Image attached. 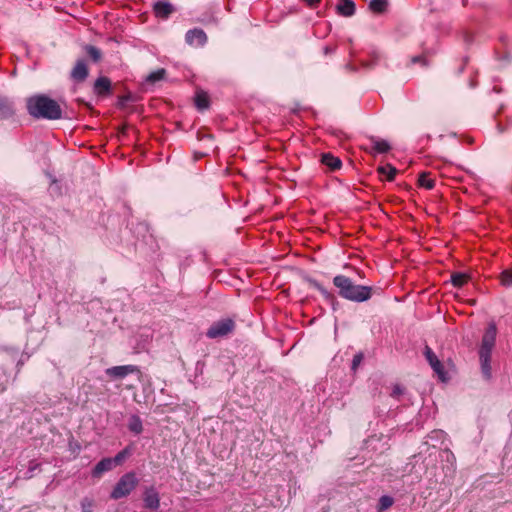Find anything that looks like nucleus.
<instances>
[{"label": "nucleus", "mask_w": 512, "mask_h": 512, "mask_svg": "<svg viewBox=\"0 0 512 512\" xmlns=\"http://www.w3.org/2000/svg\"><path fill=\"white\" fill-rule=\"evenodd\" d=\"M26 107L28 113L37 119L57 120L62 117L58 102L43 94L29 97Z\"/></svg>", "instance_id": "f257e3e1"}, {"label": "nucleus", "mask_w": 512, "mask_h": 512, "mask_svg": "<svg viewBox=\"0 0 512 512\" xmlns=\"http://www.w3.org/2000/svg\"><path fill=\"white\" fill-rule=\"evenodd\" d=\"M333 284L338 289L339 295L353 302H364L372 297V287L355 284L345 275H336Z\"/></svg>", "instance_id": "f03ea898"}, {"label": "nucleus", "mask_w": 512, "mask_h": 512, "mask_svg": "<svg viewBox=\"0 0 512 512\" xmlns=\"http://www.w3.org/2000/svg\"><path fill=\"white\" fill-rule=\"evenodd\" d=\"M497 335V327L495 323H490L482 337L481 345L479 348V359L481 365V372L485 379L489 380L492 377L491 368V354L495 346Z\"/></svg>", "instance_id": "7ed1b4c3"}, {"label": "nucleus", "mask_w": 512, "mask_h": 512, "mask_svg": "<svg viewBox=\"0 0 512 512\" xmlns=\"http://www.w3.org/2000/svg\"><path fill=\"white\" fill-rule=\"evenodd\" d=\"M138 482V478L134 472L125 473L114 486L110 497L114 500L127 497L136 488Z\"/></svg>", "instance_id": "20e7f679"}, {"label": "nucleus", "mask_w": 512, "mask_h": 512, "mask_svg": "<svg viewBox=\"0 0 512 512\" xmlns=\"http://www.w3.org/2000/svg\"><path fill=\"white\" fill-rule=\"evenodd\" d=\"M235 329V322L230 318L220 319L214 322L206 332V336L210 339L222 338Z\"/></svg>", "instance_id": "39448f33"}, {"label": "nucleus", "mask_w": 512, "mask_h": 512, "mask_svg": "<svg viewBox=\"0 0 512 512\" xmlns=\"http://www.w3.org/2000/svg\"><path fill=\"white\" fill-rule=\"evenodd\" d=\"M424 355L438 378L445 382L447 380V373L444 366L429 346L425 347Z\"/></svg>", "instance_id": "423d86ee"}, {"label": "nucleus", "mask_w": 512, "mask_h": 512, "mask_svg": "<svg viewBox=\"0 0 512 512\" xmlns=\"http://www.w3.org/2000/svg\"><path fill=\"white\" fill-rule=\"evenodd\" d=\"M133 373H140L139 368L135 365L113 366L105 370V374L111 379H123Z\"/></svg>", "instance_id": "0eeeda50"}, {"label": "nucleus", "mask_w": 512, "mask_h": 512, "mask_svg": "<svg viewBox=\"0 0 512 512\" xmlns=\"http://www.w3.org/2000/svg\"><path fill=\"white\" fill-rule=\"evenodd\" d=\"M144 507L156 511L160 506V496L154 486L147 487L143 493Z\"/></svg>", "instance_id": "6e6552de"}, {"label": "nucleus", "mask_w": 512, "mask_h": 512, "mask_svg": "<svg viewBox=\"0 0 512 512\" xmlns=\"http://www.w3.org/2000/svg\"><path fill=\"white\" fill-rule=\"evenodd\" d=\"M88 66L84 59L77 60L70 72V77L75 82H83L88 76Z\"/></svg>", "instance_id": "1a4fd4ad"}, {"label": "nucleus", "mask_w": 512, "mask_h": 512, "mask_svg": "<svg viewBox=\"0 0 512 512\" xmlns=\"http://www.w3.org/2000/svg\"><path fill=\"white\" fill-rule=\"evenodd\" d=\"M153 12L157 18L167 19L174 12V7L167 0H159L154 3Z\"/></svg>", "instance_id": "9d476101"}, {"label": "nucleus", "mask_w": 512, "mask_h": 512, "mask_svg": "<svg viewBox=\"0 0 512 512\" xmlns=\"http://www.w3.org/2000/svg\"><path fill=\"white\" fill-rule=\"evenodd\" d=\"M185 40L189 45L202 46L207 41V35L202 29H192L187 31Z\"/></svg>", "instance_id": "9b49d317"}, {"label": "nucleus", "mask_w": 512, "mask_h": 512, "mask_svg": "<svg viewBox=\"0 0 512 512\" xmlns=\"http://www.w3.org/2000/svg\"><path fill=\"white\" fill-rule=\"evenodd\" d=\"M310 283L315 289H317L321 293L325 301L332 306V309L336 310L338 305L336 296L332 292L328 291L316 280H312L310 281Z\"/></svg>", "instance_id": "f8f14e48"}, {"label": "nucleus", "mask_w": 512, "mask_h": 512, "mask_svg": "<svg viewBox=\"0 0 512 512\" xmlns=\"http://www.w3.org/2000/svg\"><path fill=\"white\" fill-rule=\"evenodd\" d=\"M114 468L111 458H103L92 469V477L100 478L105 472L111 471Z\"/></svg>", "instance_id": "ddd939ff"}, {"label": "nucleus", "mask_w": 512, "mask_h": 512, "mask_svg": "<svg viewBox=\"0 0 512 512\" xmlns=\"http://www.w3.org/2000/svg\"><path fill=\"white\" fill-rule=\"evenodd\" d=\"M94 92L99 96H105L111 92V81L108 77L101 76L94 83Z\"/></svg>", "instance_id": "4468645a"}, {"label": "nucleus", "mask_w": 512, "mask_h": 512, "mask_svg": "<svg viewBox=\"0 0 512 512\" xmlns=\"http://www.w3.org/2000/svg\"><path fill=\"white\" fill-rule=\"evenodd\" d=\"M336 11L344 17H351L355 14V3L353 0H339Z\"/></svg>", "instance_id": "2eb2a0df"}, {"label": "nucleus", "mask_w": 512, "mask_h": 512, "mask_svg": "<svg viewBox=\"0 0 512 512\" xmlns=\"http://www.w3.org/2000/svg\"><path fill=\"white\" fill-rule=\"evenodd\" d=\"M370 143H371V147H370L371 153L384 154V153H387L391 149L390 144L386 140H383V139L371 137Z\"/></svg>", "instance_id": "dca6fc26"}, {"label": "nucleus", "mask_w": 512, "mask_h": 512, "mask_svg": "<svg viewBox=\"0 0 512 512\" xmlns=\"http://www.w3.org/2000/svg\"><path fill=\"white\" fill-rule=\"evenodd\" d=\"M15 108L11 100L0 96V119L9 118L14 115Z\"/></svg>", "instance_id": "f3484780"}, {"label": "nucleus", "mask_w": 512, "mask_h": 512, "mask_svg": "<svg viewBox=\"0 0 512 512\" xmlns=\"http://www.w3.org/2000/svg\"><path fill=\"white\" fill-rule=\"evenodd\" d=\"M321 163L328 167L331 171L338 170L342 166L341 160L331 153H323L321 156Z\"/></svg>", "instance_id": "a211bd4d"}, {"label": "nucleus", "mask_w": 512, "mask_h": 512, "mask_svg": "<svg viewBox=\"0 0 512 512\" xmlns=\"http://www.w3.org/2000/svg\"><path fill=\"white\" fill-rule=\"evenodd\" d=\"M128 429L130 432L138 435L143 431L142 420L138 415H132L128 421Z\"/></svg>", "instance_id": "6ab92c4d"}, {"label": "nucleus", "mask_w": 512, "mask_h": 512, "mask_svg": "<svg viewBox=\"0 0 512 512\" xmlns=\"http://www.w3.org/2000/svg\"><path fill=\"white\" fill-rule=\"evenodd\" d=\"M419 186L431 190L435 187V180L431 178L430 173L422 172L418 178Z\"/></svg>", "instance_id": "aec40b11"}, {"label": "nucleus", "mask_w": 512, "mask_h": 512, "mask_svg": "<svg viewBox=\"0 0 512 512\" xmlns=\"http://www.w3.org/2000/svg\"><path fill=\"white\" fill-rule=\"evenodd\" d=\"M378 173L385 176L388 181H392L397 174V169L390 164H386L378 168Z\"/></svg>", "instance_id": "412c9836"}, {"label": "nucleus", "mask_w": 512, "mask_h": 512, "mask_svg": "<svg viewBox=\"0 0 512 512\" xmlns=\"http://www.w3.org/2000/svg\"><path fill=\"white\" fill-rule=\"evenodd\" d=\"M469 280V276L465 273L456 272L451 275V283L454 287L461 288Z\"/></svg>", "instance_id": "4be33fe9"}, {"label": "nucleus", "mask_w": 512, "mask_h": 512, "mask_svg": "<svg viewBox=\"0 0 512 512\" xmlns=\"http://www.w3.org/2000/svg\"><path fill=\"white\" fill-rule=\"evenodd\" d=\"M166 75V70L164 68H160L156 71L151 72L145 79L146 83L154 84L158 81H161L164 79Z\"/></svg>", "instance_id": "5701e85b"}, {"label": "nucleus", "mask_w": 512, "mask_h": 512, "mask_svg": "<svg viewBox=\"0 0 512 512\" xmlns=\"http://www.w3.org/2000/svg\"><path fill=\"white\" fill-rule=\"evenodd\" d=\"M388 5V0H371L369 3V8L376 13H382L386 10Z\"/></svg>", "instance_id": "b1692460"}, {"label": "nucleus", "mask_w": 512, "mask_h": 512, "mask_svg": "<svg viewBox=\"0 0 512 512\" xmlns=\"http://www.w3.org/2000/svg\"><path fill=\"white\" fill-rule=\"evenodd\" d=\"M81 512H93L95 508V500L90 497H84L81 502Z\"/></svg>", "instance_id": "393cba45"}, {"label": "nucleus", "mask_w": 512, "mask_h": 512, "mask_svg": "<svg viewBox=\"0 0 512 512\" xmlns=\"http://www.w3.org/2000/svg\"><path fill=\"white\" fill-rule=\"evenodd\" d=\"M85 50H86V53L88 54V56L94 62H98L101 59V57H102L101 51L97 47H95L93 45L86 46Z\"/></svg>", "instance_id": "a878e982"}, {"label": "nucleus", "mask_w": 512, "mask_h": 512, "mask_svg": "<svg viewBox=\"0 0 512 512\" xmlns=\"http://www.w3.org/2000/svg\"><path fill=\"white\" fill-rule=\"evenodd\" d=\"M195 105L198 109L203 110L208 108L209 99L206 94H197L195 98Z\"/></svg>", "instance_id": "bb28decb"}, {"label": "nucleus", "mask_w": 512, "mask_h": 512, "mask_svg": "<svg viewBox=\"0 0 512 512\" xmlns=\"http://www.w3.org/2000/svg\"><path fill=\"white\" fill-rule=\"evenodd\" d=\"M393 505V498L390 496H382L379 499L378 511L382 512Z\"/></svg>", "instance_id": "cd10ccee"}, {"label": "nucleus", "mask_w": 512, "mask_h": 512, "mask_svg": "<svg viewBox=\"0 0 512 512\" xmlns=\"http://www.w3.org/2000/svg\"><path fill=\"white\" fill-rule=\"evenodd\" d=\"M128 454H129V452H128V449L126 448V449L120 451L119 453H117L115 457L111 458L114 467H116L117 465H120L125 460V458L128 456Z\"/></svg>", "instance_id": "c85d7f7f"}, {"label": "nucleus", "mask_w": 512, "mask_h": 512, "mask_svg": "<svg viewBox=\"0 0 512 512\" xmlns=\"http://www.w3.org/2000/svg\"><path fill=\"white\" fill-rule=\"evenodd\" d=\"M501 283L504 286H511L512 285V270H505L501 274Z\"/></svg>", "instance_id": "c756f323"}, {"label": "nucleus", "mask_w": 512, "mask_h": 512, "mask_svg": "<svg viewBox=\"0 0 512 512\" xmlns=\"http://www.w3.org/2000/svg\"><path fill=\"white\" fill-rule=\"evenodd\" d=\"M363 359L364 355L362 352H358L357 354H355L352 360L351 369L353 371H356L359 365L362 363Z\"/></svg>", "instance_id": "7c9ffc66"}, {"label": "nucleus", "mask_w": 512, "mask_h": 512, "mask_svg": "<svg viewBox=\"0 0 512 512\" xmlns=\"http://www.w3.org/2000/svg\"><path fill=\"white\" fill-rule=\"evenodd\" d=\"M403 393L404 389L400 385L396 384L392 388L391 396L398 399Z\"/></svg>", "instance_id": "2f4dec72"}, {"label": "nucleus", "mask_w": 512, "mask_h": 512, "mask_svg": "<svg viewBox=\"0 0 512 512\" xmlns=\"http://www.w3.org/2000/svg\"><path fill=\"white\" fill-rule=\"evenodd\" d=\"M39 467V464L35 461H30L28 472L30 473V477L32 476V472Z\"/></svg>", "instance_id": "473e14b6"}, {"label": "nucleus", "mask_w": 512, "mask_h": 512, "mask_svg": "<svg viewBox=\"0 0 512 512\" xmlns=\"http://www.w3.org/2000/svg\"><path fill=\"white\" fill-rule=\"evenodd\" d=\"M309 7H316L321 0H304Z\"/></svg>", "instance_id": "72a5a7b5"}, {"label": "nucleus", "mask_w": 512, "mask_h": 512, "mask_svg": "<svg viewBox=\"0 0 512 512\" xmlns=\"http://www.w3.org/2000/svg\"><path fill=\"white\" fill-rule=\"evenodd\" d=\"M412 63H422L424 61L423 57L421 56H415L411 59Z\"/></svg>", "instance_id": "f704fd0d"}, {"label": "nucleus", "mask_w": 512, "mask_h": 512, "mask_svg": "<svg viewBox=\"0 0 512 512\" xmlns=\"http://www.w3.org/2000/svg\"><path fill=\"white\" fill-rule=\"evenodd\" d=\"M334 50H335V48L330 47V46H325V47H324V53H325V54L332 53V52H334Z\"/></svg>", "instance_id": "c9c22d12"}, {"label": "nucleus", "mask_w": 512, "mask_h": 512, "mask_svg": "<svg viewBox=\"0 0 512 512\" xmlns=\"http://www.w3.org/2000/svg\"><path fill=\"white\" fill-rule=\"evenodd\" d=\"M6 390V386L3 383H0V394Z\"/></svg>", "instance_id": "e433bc0d"}]
</instances>
